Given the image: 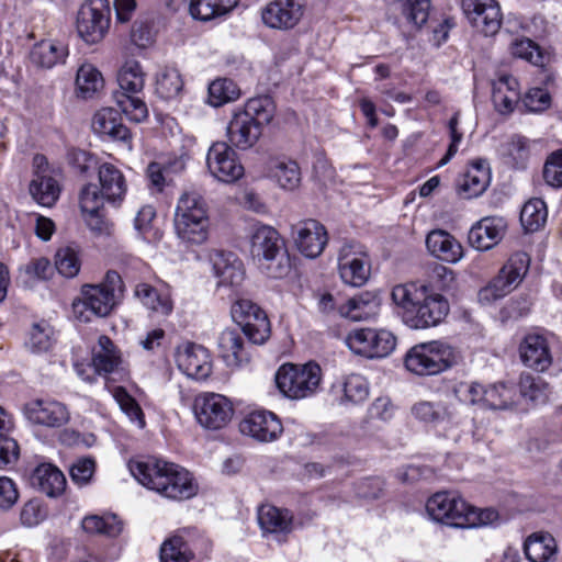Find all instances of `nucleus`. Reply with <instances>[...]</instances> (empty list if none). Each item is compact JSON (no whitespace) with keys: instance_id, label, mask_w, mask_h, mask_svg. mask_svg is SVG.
Instances as JSON below:
<instances>
[{"instance_id":"nucleus-1","label":"nucleus","mask_w":562,"mask_h":562,"mask_svg":"<svg viewBox=\"0 0 562 562\" xmlns=\"http://www.w3.org/2000/svg\"><path fill=\"white\" fill-rule=\"evenodd\" d=\"M132 475L146 488L170 501H186L198 494L194 476L183 467L158 458L130 463Z\"/></svg>"},{"instance_id":"nucleus-2","label":"nucleus","mask_w":562,"mask_h":562,"mask_svg":"<svg viewBox=\"0 0 562 562\" xmlns=\"http://www.w3.org/2000/svg\"><path fill=\"white\" fill-rule=\"evenodd\" d=\"M391 296L403 322L414 329L436 326L449 313L448 301L441 294L429 293L426 285L397 284Z\"/></svg>"},{"instance_id":"nucleus-3","label":"nucleus","mask_w":562,"mask_h":562,"mask_svg":"<svg viewBox=\"0 0 562 562\" xmlns=\"http://www.w3.org/2000/svg\"><path fill=\"white\" fill-rule=\"evenodd\" d=\"M123 291V282L116 271H108L99 284H85L80 296L72 303V312L77 319L88 323L93 316L105 317L114 306L119 294Z\"/></svg>"},{"instance_id":"nucleus-4","label":"nucleus","mask_w":562,"mask_h":562,"mask_svg":"<svg viewBox=\"0 0 562 562\" xmlns=\"http://www.w3.org/2000/svg\"><path fill=\"white\" fill-rule=\"evenodd\" d=\"M250 252L259 268L270 278H282L290 271V258L279 232L269 225L254 227Z\"/></svg>"},{"instance_id":"nucleus-5","label":"nucleus","mask_w":562,"mask_h":562,"mask_svg":"<svg viewBox=\"0 0 562 562\" xmlns=\"http://www.w3.org/2000/svg\"><path fill=\"white\" fill-rule=\"evenodd\" d=\"M173 226L183 241L201 245L209 237L210 218L204 199L194 191L183 192L177 202Z\"/></svg>"},{"instance_id":"nucleus-6","label":"nucleus","mask_w":562,"mask_h":562,"mask_svg":"<svg viewBox=\"0 0 562 562\" xmlns=\"http://www.w3.org/2000/svg\"><path fill=\"white\" fill-rule=\"evenodd\" d=\"M146 74L136 59H126L117 71V83L121 93L116 103L122 112L133 122L140 123L148 117V109L139 95L145 87Z\"/></svg>"},{"instance_id":"nucleus-7","label":"nucleus","mask_w":562,"mask_h":562,"mask_svg":"<svg viewBox=\"0 0 562 562\" xmlns=\"http://www.w3.org/2000/svg\"><path fill=\"white\" fill-rule=\"evenodd\" d=\"M457 361L454 349L447 342L432 340L412 347L404 359L408 371L429 376L450 369Z\"/></svg>"},{"instance_id":"nucleus-8","label":"nucleus","mask_w":562,"mask_h":562,"mask_svg":"<svg viewBox=\"0 0 562 562\" xmlns=\"http://www.w3.org/2000/svg\"><path fill=\"white\" fill-rule=\"evenodd\" d=\"M322 369L315 362L305 364H283L276 374L280 392L291 398L301 400L312 396L319 387Z\"/></svg>"},{"instance_id":"nucleus-9","label":"nucleus","mask_w":562,"mask_h":562,"mask_svg":"<svg viewBox=\"0 0 562 562\" xmlns=\"http://www.w3.org/2000/svg\"><path fill=\"white\" fill-rule=\"evenodd\" d=\"M530 258L526 252L513 254L499 270L498 274L479 291V302L491 304L516 289L528 272Z\"/></svg>"},{"instance_id":"nucleus-10","label":"nucleus","mask_w":562,"mask_h":562,"mask_svg":"<svg viewBox=\"0 0 562 562\" xmlns=\"http://www.w3.org/2000/svg\"><path fill=\"white\" fill-rule=\"evenodd\" d=\"M345 342L355 355L368 358H385L396 346L395 335L383 328L353 329L345 338Z\"/></svg>"},{"instance_id":"nucleus-11","label":"nucleus","mask_w":562,"mask_h":562,"mask_svg":"<svg viewBox=\"0 0 562 562\" xmlns=\"http://www.w3.org/2000/svg\"><path fill=\"white\" fill-rule=\"evenodd\" d=\"M196 423L207 430L225 428L234 416V406L228 397L220 393L198 394L192 404Z\"/></svg>"},{"instance_id":"nucleus-12","label":"nucleus","mask_w":562,"mask_h":562,"mask_svg":"<svg viewBox=\"0 0 562 562\" xmlns=\"http://www.w3.org/2000/svg\"><path fill=\"white\" fill-rule=\"evenodd\" d=\"M111 23V9L108 0H88L77 15L76 29L79 37L89 45L100 43Z\"/></svg>"},{"instance_id":"nucleus-13","label":"nucleus","mask_w":562,"mask_h":562,"mask_svg":"<svg viewBox=\"0 0 562 562\" xmlns=\"http://www.w3.org/2000/svg\"><path fill=\"white\" fill-rule=\"evenodd\" d=\"M203 535L195 528L177 530L160 546V562H194L195 551L205 542Z\"/></svg>"},{"instance_id":"nucleus-14","label":"nucleus","mask_w":562,"mask_h":562,"mask_svg":"<svg viewBox=\"0 0 562 562\" xmlns=\"http://www.w3.org/2000/svg\"><path fill=\"white\" fill-rule=\"evenodd\" d=\"M341 280L352 286H362L370 277V259L366 248L356 243L345 244L338 257Z\"/></svg>"},{"instance_id":"nucleus-15","label":"nucleus","mask_w":562,"mask_h":562,"mask_svg":"<svg viewBox=\"0 0 562 562\" xmlns=\"http://www.w3.org/2000/svg\"><path fill=\"white\" fill-rule=\"evenodd\" d=\"M206 166L210 173L224 183H234L245 173L235 150L224 142H216L210 147Z\"/></svg>"},{"instance_id":"nucleus-16","label":"nucleus","mask_w":562,"mask_h":562,"mask_svg":"<svg viewBox=\"0 0 562 562\" xmlns=\"http://www.w3.org/2000/svg\"><path fill=\"white\" fill-rule=\"evenodd\" d=\"M468 503L454 493L439 492L426 504L430 518L453 528H462Z\"/></svg>"},{"instance_id":"nucleus-17","label":"nucleus","mask_w":562,"mask_h":562,"mask_svg":"<svg viewBox=\"0 0 562 562\" xmlns=\"http://www.w3.org/2000/svg\"><path fill=\"white\" fill-rule=\"evenodd\" d=\"M462 9L471 24L484 35L498 32L502 13L496 0H462Z\"/></svg>"},{"instance_id":"nucleus-18","label":"nucleus","mask_w":562,"mask_h":562,"mask_svg":"<svg viewBox=\"0 0 562 562\" xmlns=\"http://www.w3.org/2000/svg\"><path fill=\"white\" fill-rule=\"evenodd\" d=\"M243 435L260 442H272L283 432L279 417L269 411L260 409L247 414L239 424Z\"/></svg>"},{"instance_id":"nucleus-19","label":"nucleus","mask_w":562,"mask_h":562,"mask_svg":"<svg viewBox=\"0 0 562 562\" xmlns=\"http://www.w3.org/2000/svg\"><path fill=\"white\" fill-rule=\"evenodd\" d=\"M210 260L217 289L237 291L245 280L243 261L235 254L222 250L214 251Z\"/></svg>"},{"instance_id":"nucleus-20","label":"nucleus","mask_w":562,"mask_h":562,"mask_svg":"<svg viewBox=\"0 0 562 562\" xmlns=\"http://www.w3.org/2000/svg\"><path fill=\"white\" fill-rule=\"evenodd\" d=\"M303 11V0H274L262 9L261 18L271 29L289 30L299 23Z\"/></svg>"},{"instance_id":"nucleus-21","label":"nucleus","mask_w":562,"mask_h":562,"mask_svg":"<svg viewBox=\"0 0 562 562\" xmlns=\"http://www.w3.org/2000/svg\"><path fill=\"white\" fill-rule=\"evenodd\" d=\"M26 418L36 425L57 428L69 420L67 407L55 400H35L25 405Z\"/></svg>"},{"instance_id":"nucleus-22","label":"nucleus","mask_w":562,"mask_h":562,"mask_svg":"<svg viewBox=\"0 0 562 562\" xmlns=\"http://www.w3.org/2000/svg\"><path fill=\"white\" fill-rule=\"evenodd\" d=\"M297 249L307 258L318 257L327 244V231L319 222L306 220L294 227Z\"/></svg>"},{"instance_id":"nucleus-23","label":"nucleus","mask_w":562,"mask_h":562,"mask_svg":"<svg viewBox=\"0 0 562 562\" xmlns=\"http://www.w3.org/2000/svg\"><path fill=\"white\" fill-rule=\"evenodd\" d=\"M507 223L499 216H487L476 222L469 232L470 245L485 251L495 247L504 237Z\"/></svg>"},{"instance_id":"nucleus-24","label":"nucleus","mask_w":562,"mask_h":562,"mask_svg":"<svg viewBox=\"0 0 562 562\" xmlns=\"http://www.w3.org/2000/svg\"><path fill=\"white\" fill-rule=\"evenodd\" d=\"M177 364L186 375L195 380L206 379L212 371L209 351L194 344L178 351Z\"/></svg>"},{"instance_id":"nucleus-25","label":"nucleus","mask_w":562,"mask_h":562,"mask_svg":"<svg viewBox=\"0 0 562 562\" xmlns=\"http://www.w3.org/2000/svg\"><path fill=\"white\" fill-rule=\"evenodd\" d=\"M491 181V169L487 160H473L458 180L459 193L465 199L481 195Z\"/></svg>"},{"instance_id":"nucleus-26","label":"nucleus","mask_w":562,"mask_h":562,"mask_svg":"<svg viewBox=\"0 0 562 562\" xmlns=\"http://www.w3.org/2000/svg\"><path fill=\"white\" fill-rule=\"evenodd\" d=\"M94 370L99 375L120 374L123 371V359L120 349L108 336H100L92 349Z\"/></svg>"},{"instance_id":"nucleus-27","label":"nucleus","mask_w":562,"mask_h":562,"mask_svg":"<svg viewBox=\"0 0 562 562\" xmlns=\"http://www.w3.org/2000/svg\"><path fill=\"white\" fill-rule=\"evenodd\" d=\"M217 348L221 358L229 368H239L250 360L244 339L236 329H224L217 338Z\"/></svg>"},{"instance_id":"nucleus-28","label":"nucleus","mask_w":562,"mask_h":562,"mask_svg":"<svg viewBox=\"0 0 562 562\" xmlns=\"http://www.w3.org/2000/svg\"><path fill=\"white\" fill-rule=\"evenodd\" d=\"M92 130L102 137H109L112 140H120L125 144L131 143V133L122 123L121 114L112 108L99 110L92 119Z\"/></svg>"},{"instance_id":"nucleus-29","label":"nucleus","mask_w":562,"mask_h":562,"mask_svg":"<svg viewBox=\"0 0 562 562\" xmlns=\"http://www.w3.org/2000/svg\"><path fill=\"white\" fill-rule=\"evenodd\" d=\"M380 297L371 292H362L338 306L340 316L353 322L374 318L380 312Z\"/></svg>"},{"instance_id":"nucleus-30","label":"nucleus","mask_w":562,"mask_h":562,"mask_svg":"<svg viewBox=\"0 0 562 562\" xmlns=\"http://www.w3.org/2000/svg\"><path fill=\"white\" fill-rule=\"evenodd\" d=\"M101 192L105 201L120 205L127 192V183L122 171L110 162L98 167Z\"/></svg>"},{"instance_id":"nucleus-31","label":"nucleus","mask_w":562,"mask_h":562,"mask_svg":"<svg viewBox=\"0 0 562 562\" xmlns=\"http://www.w3.org/2000/svg\"><path fill=\"white\" fill-rule=\"evenodd\" d=\"M261 133L262 128L259 125L238 112L234 113L227 126L229 143L243 150L252 147L258 142Z\"/></svg>"},{"instance_id":"nucleus-32","label":"nucleus","mask_w":562,"mask_h":562,"mask_svg":"<svg viewBox=\"0 0 562 562\" xmlns=\"http://www.w3.org/2000/svg\"><path fill=\"white\" fill-rule=\"evenodd\" d=\"M520 99L519 83L510 75H501L492 83V101L501 114L512 113Z\"/></svg>"},{"instance_id":"nucleus-33","label":"nucleus","mask_w":562,"mask_h":562,"mask_svg":"<svg viewBox=\"0 0 562 562\" xmlns=\"http://www.w3.org/2000/svg\"><path fill=\"white\" fill-rule=\"evenodd\" d=\"M426 246L434 257L449 263L458 262L463 256L461 244L446 231L430 232L426 237Z\"/></svg>"},{"instance_id":"nucleus-34","label":"nucleus","mask_w":562,"mask_h":562,"mask_svg":"<svg viewBox=\"0 0 562 562\" xmlns=\"http://www.w3.org/2000/svg\"><path fill=\"white\" fill-rule=\"evenodd\" d=\"M519 351L522 362L536 371L547 370L552 362L547 340L540 335L526 336Z\"/></svg>"},{"instance_id":"nucleus-35","label":"nucleus","mask_w":562,"mask_h":562,"mask_svg":"<svg viewBox=\"0 0 562 562\" xmlns=\"http://www.w3.org/2000/svg\"><path fill=\"white\" fill-rule=\"evenodd\" d=\"M31 483L48 497H57L66 488L64 473L50 463H43L36 467L31 475Z\"/></svg>"},{"instance_id":"nucleus-36","label":"nucleus","mask_w":562,"mask_h":562,"mask_svg":"<svg viewBox=\"0 0 562 562\" xmlns=\"http://www.w3.org/2000/svg\"><path fill=\"white\" fill-rule=\"evenodd\" d=\"M333 392L342 405L360 404L369 395L367 380L360 374H350L333 384Z\"/></svg>"},{"instance_id":"nucleus-37","label":"nucleus","mask_w":562,"mask_h":562,"mask_svg":"<svg viewBox=\"0 0 562 562\" xmlns=\"http://www.w3.org/2000/svg\"><path fill=\"white\" fill-rule=\"evenodd\" d=\"M67 56L68 47L61 42L52 40H44L36 43L30 54L33 64L46 69L64 64Z\"/></svg>"},{"instance_id":"nucleus-38","label":"nucleus","mask_w":562,"mask_h":562,"mask_svg":"<svg viewBox=\"0 0 562 562\" xmlns=\"http://www.w3.org/2000/svg\"><path fill=\"white\" fill-rule=\"evenodd\" d=\"M524 551L530 562H550L558 553V544L552 535L538 531L525 540Z\"/></svg>"},{"instance_id":"nucleus-39","label":"nucleus","mask_w":562,"mask_h":562,"mask_svg":"<svg viewBox=\"0 0 562 562\" xmlns=\"http://www.w3.org/2000/svg\"><path fill=\"white\" fill-rule=\"evenodd\" d=\"M268 173L281 189L294 190L302 179L301 169L295 160L289 158L271 159L268 167Z\"/></svg>"},{"instance_id":"nucleus-40","label":"nucleus","mask_w":562,"mask_h":562,"mask_svg":"<svg viewBox=\"0 0 562 562\" xmlns=\"http://www.w3.org/2000/svg\"><path fill=\"white\" fill-rule=\"evenodd\" d=\"M258 522L265 532L289 533L292 531L293 516L288 509L262 505L258 510Z\"/></svg>"},{"instance_id":"nucleus-41","label":"nucleus","mask_w":562,"mask_h":562,"mask_svg":"<svg viewBox=\"0 0 562 562\" xmlns=\"http://www.w3.org/2000/svg\"><path fill=\"white\" fill-rule=\"evenodd\" d=\"M134 293L146 308L158 315L168 316L173 310V302L168 291H158L148 283H138Z\"/></svg>"},{"instance_id":"nucleus-42","label":"nucleus","mask_w":562,"mask_h":562,"mask_svg":"<svg viewBox=\"0 0 562 562\" xmlns=\"http://www.w3.org/2000/svg\"><path fill=\"white\" fill-rule=\"evenodd\" d=\"M32 198L42 206H53L59 198L60 187L52 172L33 173L30 183Z\"/></svg>"},{"instance_id":"nucleus-43","label":"nucleus","mask_w":562,"mask_h":562,"mask_svg":"<svg viewBox=\"0 0 562 562\" xmlns=\"http://www.w3.org/2000/svg\"><path fill=\"white\" fill-rule=\"evenodd\" d=\"M412 414L419 422L432 426L456 419L453 407L442 402H418L412 407Z\"/></svg>"},{"instance_id":"nucleus-44","label":"nucleus","mask_w":562,"mask_h":562,"mask_svg":"<svg viewBox=\"0 0 562 562\" xmlns=\"http://www.w3.org/2000/svg\"><path fill=\"white\" fill-rule=\"evenodd\" d=\"M520 395L535 405L546 404L552 390L549 383L540 375L524 372L519 378Z\"/></svg>"},{"instance_id":"nucleus-45","label":"nucleus","mask_w":562,"mask_h":562,"mask_svg":"<svg viewBox=\"0 0 562 562\" xmlns=\"http://www.w3.org/2000/svg\"><path fill=\"white\" fill-rule=\"evenodd\" d=\"M485 408L509 409L514 407L519 396L513 384L496 383L486 386Z\"/></svg>"},{"instance_id":"nucleus-46","label":"nucleus","mask_w":562,"mask_h":562,"mask_svg":"<svg viewBox=\"0 0 562 562\" xmlns=\"http://www.w3.org/2000/svg\"><path fill=\"white\" fill-rule=\"evenodd\" d=\"M243 116H248L249 121L256 123L261 128L269 124L274 114V104L271 98L258 97L247 101L243 111H238Z\"/></svg>"},{"instance_id":"nucleus-47","label":"nucleus","mask_w":562,"mask_h":562,"mask_svg":"<svg viewBox=\"0 0 562 562\" xmlns=\"http://www.w3.org/2000/svg\"><path fill=\"white\" fill-rule=\"evenodd\" d=\"M183 88V81L178 69L162 68L156 76V93L164 100L177 98Z\"/></svg>"},{"instance_id":"nucleus-48","label":"nucleus","mask_w":562,"mask_h":562,"mask_svg":"<svg viewBox=\"0 0 562 562\" xmlns=\"http://www.w3.org/2000/svg\"><path fill=\"white\" fill-rule=\"evenodd\" d=\"M103 87L101 72L91 64H83L79 67L76 77V88L80 97L91 98Z\"/></svg>"},{"instance_id":"nucleus-49","label":"nucleus","mask_w":562,"mask_h":562,"mask_svg":"<svg viewBox=\"0 0 562 562\" xmlns=\"http://www.w3.org/2000/svg\"><path fill=\"white\" fill-rule=\"evenodd\" d=\"M548 211L546 203L538 198L525 203L520 212L521 225L528 232H536L547 222Z\"/></svg>"},{"instance_id":"nucleus-50","label":"nucleus","mask_w":562,"mask_h":562,"mask_svg":"<svg viewBox=\"0 0 562 562\" xmlns=\"http://www.w3.org/2000/svg\"><path fill=\"white\" fill-rule=\"evenodd\" d=\"M395 4L412 26L419 29L426 23L430 9L429 0H395Z\"/></svg>"},{"instance_id":"nucleus-51","label":"nucleus","mask_w":562,"mask_h":562,"mask_svg":"<svg viewBox=\"0 0 562 562\" xmlns=\"http://www.w3.org/2000/svg\"><path fill=\"white\" fill-rule=\"evenodd\" d=\"M239 95L240 90L232 79H216L209 86V102L213 106H221L235 101Z\"/></svg>"},{"instance_id":"nucleus-52","label":"nucleus","mask_w":562,"mask_h":562,"mask_svg":"<svg viewBox=\"0 0 562 562\" xmlns=\"http://www.w3.org/2000/svg\"><path fill=\"white\" fill-rule=\"evenodd\" d=\"M533 144L535 142L525 136L514 135L503 145V154L512 160L515 167L525 168Z\"/></svg>"},{"instance_id":"nucleus-53","label":"nucleus","mask_w":562,"mask_h":562,"mask_svg":"<svg viewBox=\"0 0 562 562\" xmlns=\"http://www.w3.org/2000/svg\"><path fill=\"white\" fill-rule=\"evenodd\" d=\"M245 322L249 323V326H240L243 333L250 342L256 345L265 344L270 337V322L263 310L252 314V316Z\"/></svg>"},{"instance_id":"nucleus-54","label":"nucleus","mask_w":562,"mask_h":562,"mask_svg":"<svg viewBox=\"0 0 562 562\" xmlns=\"http://www.w3.org/2000/svg\"><path fill=\"white\" fill-rule=\"evenodd\" d=\"M81 262L77 247L66 246L56 252L55 269L65 278H74L80 271Z\"/></svg>"},{"instance_id":"nucleus-55","label":"nucleus","mask_w":562,"mask_h":562,"mask_svg":"<svg viewBox=\"0 0 562 562\" xmlns=\"http://www.w3.org/2000/svg\"><path fill=\"white\" fill-rule=\"evenodd\" d=\"M53 342V328L48 323L40 322L33 324L26 341V347L32 352H46L50 349Z\"/></svg>"},{"instance_id":"nucleus-56","label":"nucleus","mask_w":562,"mask_h":562,"mask_svg":"<svg viewBox=\"0 0 562 562\" xmlns=\"http://www.w3.org/2000/svg\"><path fill=\"white\" fill-rule=\"evenodd\" d=\"M456 397L464 404L480 405L485 408L486 386L477 382H460L454 385Z\"/></svg>"},{"instance_id":"nucleus-57","label":"nucleus","mask_w":562,"mask_h":562,"mask_svg":"<svg viewBox=\"0 0 562 562\" xmlns=\"http://www.w3.org/2000/svg\"><path fill=\"white\" fill-rule=\"evenodd\" d=\"M113 398L119 404L122 412L132 420L137 423L138 427L145 426L144 414L138 403L122 386H115L112 390Z\"/></svg>"},{"instance_id":"nucleus-58","label":"nucleus","mask_w":562,"mask_h":562,"mask_svg":"<svg viewBox=\"0 0 562 562\" xmlns=\"http://www.w3.org/2000/svg\"><path fill=\"white\" fill-rule=\"evenodd\" d=\"M82 529L88 533H99L109 537L117 536L122 527L115 521V517L87 516L82 520Z\"/></svg>"},{"instance_id":"nucleus-59","label":"nucleus","mask_w":562,"mask_h":562,"mask_svg":"<svg viewBox=\"0 0 562 562\" xmlns=\"http://www.w3.org/2000/svg\"><path fill=\"white\" fill-rule=\"evenodd\" d=\"M498 520V513L493 508L477 509L468 504L462 528H480Z\"/></svg>"},{"instance_id":"nucleus-60","label":"nucleus","mask_w":562,"mask_h":562,"mask_svg":"<svg viewBox=\"0 0 562 562\" xmlns=\"http://www.w3.org/2000/svg\"><path fill=\"white\" fill-rule=\"evenodd\" d=\"M510 52L515 57L525 59L533 65H539L542 60L539 46L526 37L516 38L510 44Z\"/></svg>"},{"instance_id":"nucleus-61","label":"nucleus","mask_w":562,"mask_h":562,"mask_svg":"<svg viewBox=\"0 0 562 562\" xmlns=\"http://www.w3.org/2000/svg\"><path fill=\"white\" fill-rule=\"evenodd\" d=\"M104 200L105 198L95 184H86L79 196L81 212L85 214L101 211Z\"/></svg>"},{"instance_id":"nucleus-62","label":"nucleus","mask_w":562,"mask_h":562,"mask_svg":"<svg viewBox=\"0 0 562 562\" xmlns=\"http://www.w3.org/2000/svg\"><path fill=\"white\" fill-rule=\"evenodd\" d=\"M543 178L551 187H562V150H557L548 157L543 167Z\"/></svg>"},{"instance_id":"nucleus-63","label":"nucleus","mask_w":562,"mask_h":562,"mask_svg":"<svg viewBox=\"0 0 562 562\" xmlns=\"http://www.w3.org/2000/svg\"><path fill=\"white\" fill-rule=\"evenodd\" d=\"M95 470V462L92 458H80L70 467L71 481L81 486L90 482Z\"/></svg>"},{"instance_id":"nucleus-64","label":"nucleus","mask_w":562,"mask_h":562,"mask_svg":"<svg viewBox=\"0 0 562 562\" xmlns=\"http://www.w3.org/2000/svg\"><path fill=\"white\" fill-rule=\"evenodd\" d=\"M70 165L76 168L81 175L90 172L92 169L99 167L97 158L81 149H71L68 153Z\"/></svg>"}]
</instances>
